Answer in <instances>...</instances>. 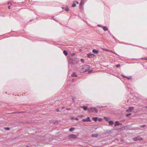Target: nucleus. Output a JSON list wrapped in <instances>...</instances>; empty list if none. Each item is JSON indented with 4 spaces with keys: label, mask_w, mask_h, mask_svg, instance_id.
I'll return each mask as SVG.
<instances>
[{
    "label": "nucleus",
    "mask_w": 147,
    "mask_h": 147,
    "mask_svg": "<svg viewBox=\"0 0 147 147\" xmlns=\"http://www.w3.org/2000/svg\"><path fill=\"white\" fill-rule=\"evenodd\" d=\"M69 137L71 138H77V136L76 135L73 134L69 135Z\"/></svg>",
    "instance_id": "9d476101"
},
{
    "label": "nucleus",
    "mask_w": 147,
    "mask_h": 147,
    "mask_svg": "<svg viewBox=\"0 0 147 147\" xmlns=\"http://www.w3.org/2000/svg\"><path fill=\"white\" fill-rule=\"evenodd\" d=\"M64 108H65V107H62L61 108V109H64Z\"/></svg>",
    "instance_id": "37998d69"
},
{
    "label": "nucleus",
    "mask_w": 147,
    "mask_h": 147,
    "mask_svg": "<svg viewBox=\"0 0 147 147\" xmlns=\"http://www.w3.org/2000/svg\"><path fill=\"white\" fill-rule=\"evenodd\" d=\"M69 9L68 7H67L65 8V10L66 11H68L69 10Z\"/></svg>",
    "instance_id": "a878e982"
},
{
    "label": "nucleus",
    "mask_w": 147,
    "mask_h": 147,
    "mask_svg": "<svg viewBox=\"0 0 147 147\" xmlns=\"http://www.w3.org/2000/svg\"><path fill=\"white\" fill-rule=\"evenodd\" d=\"M87 0L84 1V0H81V1L80 3V7L81 6H82V4H84L86 2Z\"/></svg>",
    "instance_id": "9b49d317"
},
{
    "label": "nucleus",
    "mask_w": 147,
    "mask_h": 147,
    "mask_svg": "<svg viewBox=\"0 0 147 147\" xmlns=\"http://www.w3.org/2000/svg\"><path fill=\"white\" fill-rule=\"evenodd\" d=\"M76 2L77 4H78L79 3V2L78 1H76Z\"/></svg>",
    "instance_id": "a18cd8bd"
},
{
    "label": "nucleus",
    "mask_w": 147,
    "mask_h": 147,
    "mask_svg": "<svg viewBox=\"0 0 147 147\" xmlns=\"http://www.w3.org/2000/svg\"><path fill=\"white\" fill-rule=\"evenodd\" d=\"M10 128L9 127H5L4 129L7 130H8L10 129Z\"/></svg>",
    "instance_id": "cd10ccee"
},
{
    "label": "nucleus",
    "mask_w": 147,
    "mask_h": 147,
    "mask_svg": "<svg viewBox=\"0 0 147 147\" xmlns=\"http://www.w3.org/2000/svg\"><path fill=\"white\" fill-rule=\"evenodd\" d=\"M131 115V113H128V114H127L126 115V117H128V116H130V115Z\"/></svg>",
    "instance_id": "473e14b6"
},
{
    "label": "nucleus",
    "mask_w": 147,
    "mask_h": 147,
    "mask_svg": "<svg viewBox=\"0 0 147 147\" xmlns=\"http://www.w3.org/2000/svg\"><path fill=\"white\" fill-rule=\"evenodd\" d=\"M140 59H142L143 60H147V57H141L140 58Z\"/></svg>",
    "instance_id": "b1692460"
},
{
    "label": "nucleus",
    "mask_w": 147,
    "mask_h": 147,
    "mask_svg": "<svg viewBox=\"0 0 147 147\" xmlns=\"http://www.w3.org/2000/svg\"><path fill=\"white\" fill-rule=\"evenodd\" d=\"M27 38L30 40L35 41L36 40L39 41H43L44 40L41 38H36L34 37H31L30 36H28Z\"/></svg>",
    "instance_id": "f03ea898"
},
{
    "label": "nucleus",
    "mask_w": 147,
    "mask_h": 147,
    "mask_svg": "<svg viewBox=\"0 0 147 147\" xmlns=\"http://www.w3.org/2000/svg\"><path fill=\"white\" fill-rule=\"evenodd\" d=\"M91 67L90 66L88 65H86L84 66V69H85V70L86 71H88V73H90L92 71V70H89V69Z\"/></svg>",
    "instance_id": "20e7f679"
},
{
    "label": "nucleus",
    "mask_w": 147,
    "mask_h": 147,
    "mask_svg": "<svg viewBox=\"0 0 147 147\" xmlns=\"http://www.w3.org/2000/svg\"><path fill=\"white\" fill-rule=\"evenodd\" d=\"M98 119V118L97 117H93L92 119L94 120L96 122Z\"/></svg>",
    "instance_id": "6ab92c4d"
},
{
    "label": "nucleus",
    "mask_w": 147,
    "mask_h": 147,
    "mask_svg": "<svg viewBox=\"0 0 147 147\" xmlns=\"http://www.w3.org/2000/svg\"><path fill=\"white\" fill-rule=\"evenodd\" d=\"M109 33L110 35L115 40H116V38L114 36L112 35L111 33L109 31Z\"/></svg>",
    "instance_id": "412c9836"
},
{
    "label": "nucleus",
    "mask_w": 147,
    "mask_h": 147,
    "mask_svg": "<svg viewBox=\"0 0 147 147\" xmlns=\"http://www.w3.org/2000/svg\"><path fill=\"white\" fill-rule=\"evenodd\" d=\"M78 71L80 73H84L86 72L84 69V66H82L80 67L78 69Z\"/></svg>",
    "instance_id": "39448f33"
},
{
    "label": "nucleus",
    "mask_w": 147,
    "mask_h": 147,
    "mask_svg": "<svg viewBox=\"0 0 147 147\" xmlns=\"http://www.w3.org/2000/svg\"><path fill=\"white\" fill-rule=\"evenodd\" d=\"M80 61L82 63H84L85 61L83 59H81Z\"/></svg>",
    "instance_id": "bb28decb"
},
{
    "label": "nucleus",
    "mask_w": 147,
    "mask_h": 147,
    "mask_svg": "<svg viewBox=\"0 0 147 147\" xmlns=\"http://www.w3.org/2000/svg\"><path fill=\"white\" fill-rule=\"evenodd\" d=\"M75 129V128L74 127H71L69 129V131H74Z\"/></svg>",
    "instance_id": "5701e85b"
},
{
    "label": "nucleus",
    "mask_w": 147,
    "mask_h": 147,
    "mask_svg": "<svg viewBox=\"0 0 147 147\" xmlns=\"http://www.w3.org/2000/svg\"><path fill=\"white\" fill-rule=\"evenodd\" d=\"M102 28L105 31H106L108 30V28L106 26H103Z\"/></svg>",
    "instance_id": "4468645a"
},
{
    "label": "nucleus",
    "mask_w": 147,
    "mask_h": 147,
    "mask_svg": "<svg viewBox=\"0 0 147 147\" xmlns=\"http://www.w3.org/2000/svg\"><path fill=\"white\" fill-rule=\"evenodd\" d=\"M71 97L72 98V100H73V102H75L74 99L75 98L73 96H71Z\"/></svg>",
    "instance_id": "c9c22d12"
},
{
    "label": "nucleus",
    "mask_w": 147,
    "mask_h": 147,
    "mask_svg": "<svg viewBox=\"0 0 147 147\" xmlns=\"http://www.w3.org/2000/svg\"><path fill=\"white\" fill-rule=\"evenodd\" d=\"M109 122L110 125H112L113 124V122L112 121H110Z\"/></svg>",
    "instance_id": "4be33fe9"
},
{
    "label": "nucleus",
    "mask_w": 147,
    "mask_h": 147,
    "mask_svg": "<svg viewBox=\"0 0 147 147\" xmlns=\"http://www.w3.org/2000/svg\"><path fill=\"white\" fill-rule=\"evenodd\" d=\"M82 121L84 122H91V120L90 119V118L89 117H87L86 119H83Z\"/></svg>",
    "instance_id": "6e6552de"
},
{
    "label": "nucleus",
    "mask_w": 147,
    "mask_h": 147,
    "mask_svg": "<svg viewBox=\"0 0 147 147\" xmlns=\"http://www.w3.org/2000/svg\"><path fill=\"white\" fill-rule=\"evenodd\" d=\"M121 76H123V77L126 78L128 79H132V77L131 76H130L128 77H127L123 75H122Z\"/></svg>",
    "instance_id": "f8f14e48"
},
{
    "label": "nucleus",
    "mask_w": 147,
    "mask_h": 147,
    "mask_svg": "<svg viewBox=\"0 0 147 147\" xmlns=\"http://www.w3.org/2000/svg\"><path fill=\"white\" fill-rule=\"evenodd\" d=\"M133 140L134 141H137L138 140H142V138L139 137H134L133 138Z\"/></svg>",
    "instance_id": "423d86ee"
},
{
    "label": "nucleus",
    "mask_w": 147,
    "mask_h": 147,
    "mask_svg": "<svg viewBox=\"0 0 147 147\" xmlns=\"http://www.w3.org/2000/svg\"><path fill=\"white\" fill-rule=\"evenodd\" d=\"M61 8H62V9H64V7H62Z\"/></svg>",
    "instance_id": "8fccbe9b"
},
{
    "label": "nucleus",
    "mask_w": 147,
    "mask_h": 147,
    "mask_svg": "<svg viewBox=\"0 0 147 147\" xmlns=\"http://www.w3.org/2000/svg\"><path fill=\"white\" fill-rule=\"evenodd\" d=\"M53 20H54L56 22H57V21L54 18H53Z\"/></svg>",
    "instance_id": "ea45409f"
},
{
    "label": "nucleus",
    "mask_w": 147,
    "mask_h": 147,
    "mask_svg": "<svg viewBox=\"0 0 147 147\" xmlns=\"http://www.w3.org/2000/svg\"><path fill=\"white\" fill-rule=\"evenodd\" d=\"M7 4H10L11 5L12 4L10 2H8L7 3Z\"/></svg>",
    "instance_id": "a19ab883"
},
{
    "label": "nucleus",
    "mask_w": 147,
    "mask_h": 147,
    "mask_svg": "<svg viewBox=\"0 0 147 147\" xmlns=\"http://www.w3.org/2000/svg\"><path fill=\"white\" fill-rule=\"evenodd\" d=\"M145 126H146L145 125H141L140 126V127L142 128H143V127H145Z\"/></svg>",
    "instance_id": "2f4dec72"
},
{
    "label": "nucleus",
    "mask_w": 147,
    "mask_h": 147,
    "mask_svg": "<svg viewBox=\"0 0 147 147\" xmlns=\"http://www.w3.org/2000/svg\"><path fill=\"white\" fill-rule=\"evenodd\" d=\"M76 63L71 59L69 61V69L70 70L74 69L76 67Z\"/></svg>",
    "instance_id": "f257e3e1"
},
{
    "label": "nucleus",
    "mask_w": 147,
    "mask_h": 147,
    "mask_svg": "<svg viewBox=\"0 0 147 147\" xmlns=\"http://www.w3.org/2000/svg\"><path fill=\"white\" fill-rule=\"evenodd\" d=\"M87 55L88 57L90 58H91L95 56L94 54L90 53H88L87 54Z\"/></svg>",
    "instance_id": "0eeeda50"
},
{
    "label": "nucleus",
    "mask_w": 147,
    "mask_h": 147,
    "mask_svg": "<svg viewBox=\"0 0 147 147\" xmlns=\"http://www.w3.org/2000/svg\"><path fill=\"white\" fill-rule=\"evenodd\" d=\"M134 109L133 107H129L128 109L126 110V111L127 112H129L131 111Z\"/></svg>",
    "instance_id": "1a4fd4ad"
},
{
    "label": "nucleus",
    "mask_w": 147,
    "mask_h": 147,
    "mask_svg": "<svg viewBox=\"0 0 147 147\" xmlns=\"http://www.w3.org/2000/svg\"><path fill=\"white\" fill-rule=\"evenodd\" d=\"M103 49L104 50H105V51H107L112 52V51H109V50H108V49Z\"/></svg>",
    "instance_id": "c85d7f7f"
},
{
    "label": "nucleus",
    "mask_w": 147,
    "mask_h": 147,
    "mask_svg": "<svg viewBox=\"0 0 147 147\" xmlns=\"http://www.w3.org/2000/svg\"><path fill=\"white\" fill-rule=\"evenodd\" d=\"M63 53L66 56L68 55V53L67 51L65 50L63 51Z\"/></svg>",
    "instance_id": "aec40b11"
},
{
    "label": "nucleus",
    "mask_w": 147,
    "mask_h": 147,
    "mask_svg": "<svg viewBox=\"0 0 147 147\" xmlns=\"http://www.w3.org/2000/svg\"><path fill=\"white\" fill-rule=\"evenodd\" d=\"M75 119L76 120H78V118H75Z\"/></svg>",
    "instance_id": "79ce46f5"
},
{
    "label": "nucleus",
    "mask_w": 147,
    "mask_h": 147,
    "mask_svg": "<svg viewBox=\"0 0 147 147\" xmlns=\"http://www.w3.org/2000/svg\"><path fill=\"white\" fill-rule=\"evenodd\" d=\"M87 111L89 113H95L98 112V110L95 107H91L87 109Z\"/></svg>",
    "instance_id": "7ed1b4c3"
},
{
    "label": "nucleus",
    "mask_w": 147,
    "mask_h": 147,
    "mask_svg": "<svg viewBox=\"0 0 147 147\" xmlns=\"http://www.w3.org/2000/svg\"><path fill=\"white\" fill-rule=\"evenodd\" d=\"M114 53L115 54H116L115 53Z\"/></svg>",
    "instance_id": "864d4df0"
},
{
    "label": "nucleus",
    "mask_w": 147,
    "mask_h": 147,
    "mask_svg": "<svg viewBox=\"0 0 147 147\" xmlns=\"http://www.w3.org/2000/svg\"><path fill=\"white\" fill-rule=\"evenodd\" d=\"M10 5H9L8 6V8L9 9H10L11 8H10Z\"/></svg>",
    "instance_id": "c03bdc74"
},
{
    "label": "nucleus",
    "mask_w": 147,
    "mask_h": 147,
    "mask_svg": "<svg viewBox=\"0 0 147 147\" xmlns=\"http://www.w3.org/2000/svg\"><path fill=\"white\" fill-rule=\"evenodd\" d=\"M76 3L74 2L72 4V6L73 7H76Z\"/></svg>",
    "instance_id": "393cba45"
},
{
    "label": "nucleus",
    "mask_w": 147,
    "mask_h": 147,
    "mask_svg": "<svg viewBox=\"0 0 147 147\" xmlns=\"http://www.w3.org/2000/svg\"><path fill=\"white\" fill-rule=\"evenodd\" d=\"M102 120V118H99L98 119V120L99 121H101Z\"/></svg>",
    "instance_id": "72a5a7b5"
},
{
    "label": "nucleus",
    "mask_w": 147,
    "mask_h": 147,
    "mask_svg": "<svg viewBox=\"0 0 147 147\" xmlns=\"http://www.w3.org/2000/svg\"><path fill=\"white\" fill-rule=\"evenodd\" d=\"M81 108L83 109L85 111H86L87 109V107H86L84 106L81 107Z\"/></svg>",
    "instance_id": "2eb2a0df"
},
{
    "label": "nucleus",
    "mask_w": 147,
    "mask_h": 147,
    "mask_svg": "<svg viewBox=\"0 0 147 147\" xmlns=\"http://www.w3.org/2000/svg\"><path fill=\"white\" fill-rule=\"evenodd\" d=\"M97 26L99 27H101L102 28V27H103V26L102 25L100 24H98L97 25Z\"/></svg>",
    "instance_id": "7c9ffc66"
},
{
    "label": "nucleus",
    "mask_w": 147,
    "mask_h": 147,
    "mask_svg": "<svg viewBox=\"0 0 147 147\" xmlns=\"http://www.w3.org/2000/svg\"><path fill=\"white\" fill-rule=\"evenodd\" d=\"M92 52L95 53H97L98 52V50H96V49H93L92 51Z\"/></svg>",
    "instance_id": "f3484780"
},
{
    "label": "nucleus",
    "mask_w": 147,
    "mask_h": 147,
    "mask_svg": "<svg viewBox=\"0 0 147 147\" xmlns=\"http://www.w3.org/2000/svg\"><path fill=\"white\" fill-rule=\"evenodd\" d=\"M119 123L118 121H117L115 122V124L114 125V126L115 127H116L117 126H118L119 125Z\"/></svg>",
    "instance_id": "ddd939ff"
},
{
    "label": "nucleus",
    "mask_w": 147,
    "mask_h": 147,
    "mask_svg": "<svg viewBox=\"0 0 147 147\" xmlns=\"http://www.w3.org/2000/svg\"><path fill=\"white\" fill-rule=\"evenodd\" d=\"M98 136V134H93L91 136L92 137H94V138H96Z\"/></svg>",
    "instance_id": "a211bd4d"
},
{
    "label": "nucleus",
    "mask_w": 147,
    "mask_h": 147,
    "mask_svg": "<svg viewBox=\"0 0 147 147\" xmlns=\"http://www.w3.org/2000/svg\"><path fill=\"white\" fill-rule=\"evenodd\" d=\"M56 111L57 112H58L59 111V109L58 108H57V109H56Z\"/></svg>",
    "instance_id": "58836bf2"
},
{
    "label": "nucleus",
    "mask_w": 147,
    "mask_h": 147,
    "mask_svg": "<svg viewBox=\"0 0 147 147\" xmlns=\"http://www.w3.org/2000/svg\"><path fill=\"white\" fill-rule=\"evenodd\" d=\"M125 44H127H127H127V43H125Z\"/></svg>",
    "instance_id": "603ef678"
},
{
    "label": "nucleus",
    "mask_w": 147,
    "mask_h": 147,
    "mask_svg": "<svg viewBox=\"0 0 147 147\" xmlns=\"http://www.w3.org/2000/svg\"><path fill=\"white\" fill-rule=\"evenodd\" d=\"M120 66V64H118L116 65V67L117 68L119 67Z\"/></svg>",
    "instance_id": "c756f323"
},
{
    "label": "nucleus",
    "mask_w": 147,
    "mask_h": 147,
    "mask_svg": "<svg viewBox=\"0 0 147 147\" xmlns=\"http://www.w3.org/2000/svg\"><path fill=\"white\" fill-rule=\"evenodd\" d=\"M104 119H106L107 121H108V118L107 117H104Z\"/></svg>",
    "instance_id": "e433bc0d"
},
{
    "label": "nucleus",
    "mask_w": 147,
    "mask_h": 147,
    "mask_svg": "<svg viewBox=\"0 0 147 147\" xmlns=\"http://www.w3.org/2000/svg\"><path fill=\"white\" fill-rule=\"evenodd\" d=\"M122 125V123H119V125Z\"/></svg>",
    "instance_id": "49530a36"
},
{
    "label": "nucleus",
    "mask_w": 147,
    "mask_h": 147,
    "mask_svg": "<svg viewBox=\"0 0 147 147\" xmlns=\"http://www.w3.org/2000/svg\"><path fill=\"white\" fill-rule=\"evenodd\" d=\"M135 59V58H132V59Z\"/></svg>",
    "instance_id": "de8ad7c7"
},
{
    "label": "nucleus",
    "mask_w": 147,
    "mask_h": 147,
    "mask_svg": "<svg viewBox=\"0 0 147 147\" xmlns=\"http://www.w3.org/2000/svg\"><path fill=\"white\" fill-rule=\"evenodd\" d=\"M71 109L70 108H66V110H70Z\"/></svg>",
    "instance_id": "4c0bfd02"
},
{
    "label": "nucleus",
    "mask_w": 147,
    "mask_h": 147,
    "mask_svg": "<svg viewBox=\"0 0 147 147\" xmlns=\"http://www.w3.org/2000/svg\"><path fill=\"white\" fill-rule=\"evenodd\" d=\"M71 76L72 77H77V75L76 74L75 72H73V74L71 75Z\"/></svg>",
    "instance_id": "dca6fc26"
},
{
    "label": "nucleus",
    "mask_w": 147,
    "mask_h": 147,
    "mask_svg": "<svg viewBox=\"0 0 147 147\" xmlns=\"http://www.w3.org/2000/svg\"><path fill=\"white\" fill-rule=\"evenodd\" d=\"M67 104H68L69 106H70L72 105V103L71 102H70L69 103H67Z\"/></svg>",
    "instance_id": "f704fd0d"
},
{
    "label": "nucleus",
    "mask_w": 147,
    "mask_h": 147,
    "mask_svg": "<svg viewBox=\"0 0 147 147\" xmlns=\"http://www.w3.org/2000/svg\"><path fill=\"white\" fill-rule=\"evenodd\" d=\"M145 107L147 109V106H146Z\"/></svg>",
    "instance_id": "09e8293b"
},
{
    "label": "nucleus",
    "mask_w": 147,
    "mask_h": 147,
    "mask_svg": "<svg viewBox=\"0 0 147 147\" xmlns=\"http://www.w3.org/2000/svg\"><path fill=\"white\" fill-rule=\"evenodd\" d=\"M32 21V20H30V21L31 22V21Z\"/></svg>",
    "instance_id": "3c124183"
}]
</instances>
